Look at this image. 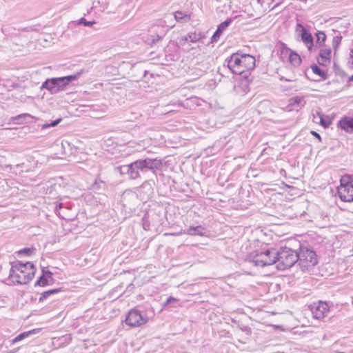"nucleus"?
Returning <instances> with one entry per match:
<instances>
[{
    "label": "nucleus",
    "mask_w": 353,
    "mask_h": 353,
    "mask_svg": "<svg viewBox=\"0 0 353 353\" xmlns=\"http://www.w3.org/2000/svg\"><path fill=\"white\" fill-rule=\"evenodd\" d=\"M35 272L36 268L33 263L17 262L12 265L9 279L14 283L26 284L34 278Z\"/></svg>",
    "instance_id": "nucleus-1"
},
{
    "label": "nucleus",
    "mask_w": 353,
    "mask_h": 353,
    "mask_svg": "<svg viewBox=\"0 0 353 353\" xmlns=\"http://www.w3.org/2000/svg\"><path fill=\"white\" fill-rule=\"evenodd\" d=\"M255 65V57L248 54L235 52L232 54L228 60V68L232 72L237 74L253 70Z\"/></svg>",
    "instance_id": "nucleus-2"
},
{
    "label": "nucleus",
    "mask_w": 353,
    "mask_h": 353,
    "mask_svg": "<svg viewBox=\"0 0 353 353\" xmlns=\"http://www.w3.org/2000/svg\"><path fill=\"white\" fill-rule=\"evenodd\" d=\"M276 263L279 270H285L293 266L298 262L299 254L296 250L284 247L276 251Z\"/></svg>",
    "instance_id": "nucleus-3"
},
{
    "label": "nucleus",
    "mask_w": 353,
    "mask_h": 353,
    "mask_svg": "<svg viewBox=\"0 0 353 353\" xmlns=\"http://www.w3.org/2000/svg\"><path fill=\"white\" fill-rule=\"evenodd\" d=\"M276 250L275 249H268L257 252L252 258V262L255 266L265 267L276 263Z\"/></svg>",
    "instance_id": "nucleus-4"
},
{
    "label": "nucleus",
    "mask_w": 353,
    "mask_h": 353,
    "mask_svg": "<svg viewBox=\"0 0 353 353\" xmlns=\"http://www.w3.org/2000/svg\"><path fill=\"white\" fill-rule=\"evenodd\" d=\"M299 254V264L303 269L308 270L317 264L316 254L313 250L305 247H300Z\"/></svg>",
    "instance_id": "nucleus-5"
},
{
    "label": "nucleus",
    "mask_w": 353,
    "mask_h": 353,
    "mask_svg": "<svg viewBox=\"0 0 353 353\" xmlns=\"http://www.w3.org/2000/svg\"><path fill=\"white\" fill-rule=\"evenodd\" d=\"M135 165H137V171L138 174L145 173L148 170L155 172L156 170H159L163 166V163L161 159H141L135 161Z\"/></svg>",
    "instance_id": "nucleus-6"
},
{
    "label": "nucleus",
    "mask_w": 353,
    "mask_h": 353,
    "mask_svg": "<svg viewBox=\"0 0 353 353\" xmlns=\"http://www.w3.org/2000/svg\"><path fill=\"white\" fill-rule=\"evenodd\" d=\"M338 190L340 199L345 202L353 201V178L350 176H344Z\"/></svg>",
    "instance_id": "nucleus-7"
},
{
    "label": "nucleus",
    "mask_w": 353,
    "mask_h": 353,
    "mask_svg": "<svg viewBox=\"0 0 353 353\" xmlns=\"http://www.w3.org/2000/svg\"><path fill=\"white\" fill-rule=\"evenodd\" d=\"M149 317L145 311L132 309L129 311L125 321L128 325L138 327L146 323Z\"/></svg>",
    "instance_id": "nucleus-8"
},
{
    "label": "nucleus",
    "mask_w": 353,
    "mask_h": 353,
    "mask_svg": "<svg viewBox=\"0 0 353 353\" xmlns=\"http://www.w3.org/2000/svg\"><path fill=\"white\" fill-rule=\"evenodd\" d=\"M281 58L283 61H288L293 66H299L301 63L300 55L284 44L281 48Z\"/></svg>",
    "instance_id": "nucleus-9"
},
{
    "label": "nucleus",
    "mask_w": 353,
    "mask_h": 353,
    "mask_svg": "<svg viewBox=\"0 0 353 353\" xmlns=\"http://www.w3.org/2000/svg\"><path fill=\"white\" fill-rule=\"evenodd\" d=\"M121 175H126L128 179L135 180L141 177V174L137 171V165L135 161L128 164L123 165L117 168Z\"/></svg>",
    "instance_id": "nucleus-10"
},
{
    "label": "nucleus",
    "mask_w": 353,
    "mask_h": 353,
    "mask_svg": "<svg viewBox=\"0 0 353 353\" xmlns=\"http://www.w3.org/2000/svg\"><path fill=\"white\" fill-rule=\"evenodd\" d=\"M251 79L249 76L239 77L234 87V90L239 95H245L250 90Z\"/></svg>",
    "instance_id": "nucleus-11"
},
{
    "label": "nucleus",
    "mask_w": 353,
    "mask_h": 353,
    "mask_svg": "<svg viewBox=\"0 0 353 353\" xmlns=\"http://www.w3.org/2000/svg\"><path fill=\"white\" fill-rule=\"evenodd\" d=\"M311 311L314 318L322 319L329 312V306L327 303L319 301L317 305L312 306Z\"/></svg>",
    "instance_id": "nucleus-12"
},
{
    "label": "nucleus",
    "mask_w": 353,
    "mask_h": 353,
    "mask_svg": "<svg viewBox=\"0 0 353 353\" xmlns=\"http://www.w3.org/2000/svg\"><path fill=\"white\" fill-rule=\"evenodd\" d=\"M332 50L329 47H324L319 50L316 57L318 63L323 66H328L331 63Z\"/></svg>",
    "instance_id": "nucleus-13"
},
{
    "label": "nucleus",
    "mask_w": 353,
    "mask_h": 353,
    "mask_svg": "<svg viewBox=\"0 0 353 353\" xmlns=\"http://www.w3.org/2000/svg\"><path fill=\"white\" fill-rule=\"evenodd\" d=\"M305 104L304 97L302 96H295L289 99L287 109L289 111H298Z\"/></svg>",
    "instance_id": "nucleus-14"
},
{
    "label": "nucleus",
    "mask_w": 353,
    "mask_h": 353,
    "mask_svg": "<svg viewBox=\"0 0 353 353\" xmlns=\"http://www.w3.org/2000/svg\"><path fill=\"white\" fill-rule=\"evenodd\" d=\"M338 125L342 130L345 132H353V115L343 117L339 121Z\"/></svg>",
    "instance_id": "nucleus-15"
},
{
    "label": "nucleus",
    "mask_w": 353,
    "mask_h": 353,
    "mask_svg": "<svg viewBox=\"0 0 353 353\" xmlns=\"http://www.w3.org/2000/svg\"><path fill=\"white\" fill-rule=\"evenodd\" d=\"M301 40L304 43V44L306 46L307 49L311 51L313 46H314V41H313V37L311 34V33L306 30L305 28L301 26Z\"/></svg>",
    "instance_id": "nucleus-16"
},
{
    "label": "nucleus",
    "mask_w": 353,
    "mask_h": 353,
    "mask_svg": "<svg viewBox=\"0 0 353 353\" xmlns=\"http://www.w3.org/2000/svg\"><path fill=\"white\" fill-rule=\"evenodd\" d=\"M42 272V275L39 278V279L35 283V286L39 285L43 287L49 285L50 281L52 282L53 281L52 276V274L51 272H50L49 270H43Z\"/></svg>",
    "instance_id": "nucleus-17"
},
{
    "label": "nucleus",
    "mask_w": 353,
    "mask_h": 353,
    "mask_svg": "<svg viewBox=\"0 0 353 353\" xmlns=\"http://www.w3.org/2000/svg\"><path fill=\"white\" fill-rule=\"evenodd\" d=\"M205 228L201 225H197L196 227H190L187 230H183V233L188 235H198L205 236Z\"/></svg>",
    "instance_id": "nucleus-18"
},
{
    "label": "nucleus",
    "mask_w": 353,
    "mask_h": 353,
    "mask_svg": "<svg viewBox=\"0 0 353 353\" xmlns=\"http://www.w3.org/2000/svg\"><path fill=\"white\" fill-rule=\"evenodd\" d=\"M39 331V329H33L32 330H29L27 332H23L19 335H17L14 339H13L11 341L12 344H15L28 337H29L30 335L38 333Z\"/></svg>",
    "instance_id": "nucleus-19"
},
{
    "label": "nucleus",
    "mask_w": 353,
    "mask_h": 353,
    "mask_svg": "<svg viewBox=\"0 0 353 353\" xmlns=\"http://www.w3.org/2000/svg\"><path fill=\"white\" fill-rule=\"evenodd\" d=\"M231 22V19H228L224 22L220 23L219 26H218L217 30L212 36L213 40L216 41V39L221 36L222 32L226 29V28L230 24Z\"/></svg>",
    "instance_id": "nucleus-20"
},
{
    "label": "nucleus",
    "mask_w": 353,
    "mask_h": 353,
    "mask_svg": "<svg viewBox=\"0 0 353 353\" xmlns=\"http://www.w3.org/2000/svg\"><path fill=\"white\" fill-rule=\"evenodd\" d=\"M310 69L312 73L316 77L325 79L327 77V74L324 70H321L316 64H313L310 66Z\"/></svg>",
    "instance_id": "nucleus-21"
},
{
    "label": "nucleus",
    "mask_w": 353,
    "mask_h": 353,
    "mask_svg": "<svg viewBox=\"0 0 353 353\" xmlns=\"http://www.w3.org/2000/svg\"><path fill=\"white\" fill-rule=\"evenodd\" d=\"M61 291V288H55V289H52V290H49L46 292H43L41 294V296L39 297V302L43 301L45 299H46L48 297H49L53 294H57Z\"/></svg>",
    "instance_id": "nucleus-22"
},
{
    "label": "nucleus",
    "mask_w": 353,
    "mask_h": 353,
    "mask_svg": "<svg viewBox=\"0 0 353 353\" xmlns=\"http://www.w3.org/2000/svg\"><path fill=\"white\" fill-rule=\"evenodd\" d=\"M316 43L319 45H323L326 40V34L324 32L319 31L316 33Z\"/></svg>",
    "instance_id": "nucleus-23"
},
{
    "label": "nucleus",
    "mask_w": 353,
    "mask_h": 353,
    "mask_svg": "<svg viewBox=\"0 0 353 353\" xmlns=\"http://www.w3.org/2000/svg\"><path fill=\"white\" fill-rule=\"evenodd\" d=\"M174 18L177 21H181L182 19L189 21L190 19V15L185 14L181 11H177L174 13Z\"/></svg>",
    "instance_id": "nucleus-24"
},
{
    "label": "nucleus",
    "mask_w": 353,
    "mask_h": 353,
    "mask_svg": "<svg viewBox=\"0 0 353 353\" xmlns=\"http://www.w3.org/2000/svg\"><path fill=\"white\" fill-rule=\"evenodd\" d=\"M34 251V248H23V249L19 250L18 252V254L19 255L25 254V255L29 256V255L32 254Z\"/></svg>",
    "instance_id": "nucleus-25"
},
{
    "label": "nucleus",
    "mask_w": 353,
    "mask_h": 353,
    "mask_svg": "<svg viewBox=\"0 0 353 353\" xmlns=\"http://www.w3.org/2000/svg\"><path fill=\"white\" fill-rule=\"evenodd\" d=\"M80 23L84 24L85 26H90L94 24L95 21H87L86 19L82 18L80 20Z\"/></svg>",
    "instance_id": "nucleus-26"
},
{
    "label": "nucleus",
    "mask_w": 353,
    "mask_h": 353,
    "mask_svg": "<svg viewBox=\"0 0 353 353\" xmlns=\"http://www.w3.org/2000/svg\"><path fill=\"white\" fill-rule=\"evenodd\" d=\"M320 123L325 128H327L331 124V121L330 120L325 121L321 118L320 120Z\"/></svg>",
    "instance_id": "nucleus-27"
},
{
    "label": "nucleus",
    "mask_w": 353,
    "mask_h": 353,
    "mask_svg": "<svg viewBox=\"0 0 353 353\" xmlns=\"http://www.w3.org/2000/svg\"><path fill=\"white\" fill-rule=\"evenodd\" d=\"M172 302H176V299L172 296L168 298L167 301L163 303V306H166Z\"/></svg>",
    "instance_id": "nucleus-28"
},
{
    "label": "nucleus",
    "mask_w": 353,
    "mask_h": 353,
    "mask_svg": "<svg viewBox=\"0 0 353 353\" xmlns=\"http://www.w3.org/2000/svg\"><path fill=\"white\" fill-rule=\"evenodd\" d=\"M59 121H60V119H58V120L54 121L50 123L44 124L43 128H45L49 127V126H54V125H57L59 123Z\"/></svg>",
    "instance_id": "nucleus-29"
},
{
    "label": "nucleus",
    "mask_w": 353,
    "mask_h": 353,
    "mask_svg": "<svg viewBox=\"0 0 353 353\" xmlns=\"http://www.w3.org/2000/svg\"><path fill=\"white\" fill-rule=\"evenodd\" d=\"M76 77L75 76H68V77H63V78H61V79H59V80H63L65 79H67L68 80H74L75 79Z\"/></svg>",
    "instance_id": "nucleus-30"
},
{
    "label": "nucleus",
    "mask_w": 353,
    "mask_h": 353,
    "mask_svg": "<svg viewBox=\"0 0 353 353\" xmlns=\"http://www.w3.org/2000/svg\"><path fill=\"white\" fill-rule=\"evenodd\" d=\"M350 56L353 63V48L350 50Z\"/></svg>",
    "instance_id": "nucleus-31"
},
{
    "label": "nucleus",
    "mask_w": 353,
    "mask_h": 353,
    "mask_svg": "<svg viewBox=\"0 0 353 353\" xmlns=\"http://www.w3.org/2000/svg\"><path fill=\"white\" fill-rule=\"evenodd\" d=\"M316 138H317L319 140H321V136L320 134H312Z\"/></svg>",
    "instance_id": "nucleus-32"
},
{
    "label": "nucleus",
    "mask_w": 353,
    "mask_h": 353,
    "mask_svg": "<svg viewBox=\"0 0 353 353\" xmlns=\"http://www.w3.org/2000/svg\"><path fill=\"white\" fill-rule=\"evenodd\" d=\"M56 81H57V79H52V83H55Z\"/></svg>",
    "instance_id": "nucleus-33"
},
{
    "label": "nucleus",
    "mask_w": 353,
    "mask_h": 353,
    "mask_svg": "<svg viewBox=\"0 0 353 353\" xmlns=\"http://www.w3.org/2000/svg\"><path fill=\"white\" fill-rule=\"evenodd\" d=\"M61 144L62 147H63V148H64V144H63V142H61Z\"/></svg>",
    "instance_id": "nucleus-34"
}]
</instances>
